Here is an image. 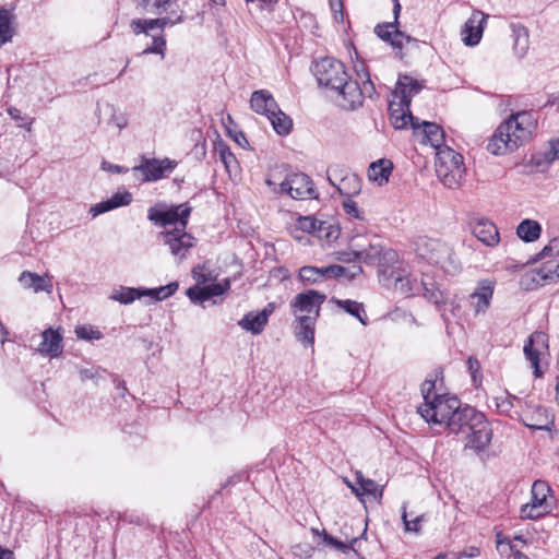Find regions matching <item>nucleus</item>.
<instances>
[{"mask_svg": "<svg viewBox=\"0 0 559 559\" xmlns=\"http://www.w3.org/2000/svg\"><path fill=\"white\" fill-rule=\"evenodd\" d=\"M141 297H143V288L120 286L112 292L110 299L119 301L122 305H129Z\"/></svg>", "mask_w": 559, "mask_h": 559, "instance_id": "37", "label": "nucleus"}, {"mask_svg": "<svg viewBox=\"0 0 559 559\" xmlns=\"http://www.w3.org/2000/svg\"><path fill=\"white\" fill-rule=\"evenodd\" d=\"M445 427L451 433L462 435L465 448L477 452L485 450L492 438V430L485 415L472 406H459L448 418Z\"/></svg>", "mask_w": 559, "mask_h": 559, "instance_id": "3", "label": "nucleus"}, {"mask_svg": "<svg viewBox=\"0 0 559 559\" xmlns=\"http://www.w3.org/2000/svg\"><path fill=\"white\" fill-rule=\"evenodd\" d=\"M229 288V282H226L225 284H210L203 286L204 295L203 298H205V301L211 299L212 297L221 296L223 295L227 289Z\"/></svg>", "mask_w": 559, "mask_h": 559, "instance_id": "49", "label": "nucleus"}, {"mask_svg": "<svg viewBox=\"0 0 559 559\" xmlns=\"http://www.w3.org/2000/svg\"><path fill=\"white\" fill-rule=\"evenodd\" d=\"M338 308L343 309L350 316L355 317L364 325L367 324L368 318L365 313L364 305L361 302L350 299H333Z\"/></svg>", "mask_w": 559, "mask_h": 559, "instance_id": "36", "label": "nucleus"}, {"mask_svg": "<svg viewBox=\"0 0 559 559\" xmlns=\"http://www.w3.org/2000/svg\"><path fill=\"white\" fill-rule=\"evenodd\" d=\"M419 129H421L424 138L431 146L437 148L441 146L444 140V132L439 124L429 121H419Z\"/></svg>", "mask_w": 559, "mask_h": 559, "instance_id": "30", "label": "nucleus"}, {"mask_svg": "<svg viewBox=\"0 0 559 559\" xmlns=\"http://www.w3.org/2000/svg\"><path fill=\"white\" fill-rule=\"evenodd\" d=\"M523 352L526 359L531 362L532 367L534 368L535 377H540L543 374L539 368L540 349L538 347H532L531 344H525L523 347Z\"/></svg>", "mask_w": 559, "mask_h": 559, "instance_id": "45", "label": "nucleus"}, {"mask_svg": "<svg viewBox=\"0 0 559 559\" xmlns=\"http://www.w3.org/2000/svg\"><path fill=\"white\" fill-rule=\"evenodd\" d=\"M542 226L533 219H524L516 227V235L525 242H533L540 237Z\"/></svg>", "mask_w": 559, "mask_h": 559, "instance_id": "33", "label": "nucleus"}, {"mask_svg": "<svg viewBox=\"0 0 559 559\" xmlns=\"http://www.w3.org/2000/svg\"><path fill=\"white\" fill-rule=\"evenodd\" d=\"M467 367H468V370H469V372L472 374L473 381L476 382L477 381V373L480 370L479 361L476 358H474V357H469L468 360H467Z\"/></svg>", "mask_w": 559, "mask_h": 559, "instance_id": "60", "label": "nucleus"}, {"mask_svg": "<svg viewBox=\"0 0 559 559\" xmlns=\"http://www.w3.org/2000/svg\"><path fill=\"white\" fill-rule=\"evenodd\" d=\"M179 288L177 282H171L165 286L156 288H143V297L147 296L153 298L155 301H162L173 296Z\"/></svg>", "mask_w": 559, "mask_h": 559, "instance_id": "38", "label": "nucleus"}, {"mask_svg": "<svg viewBox=\"0 0 559 559\" xmlns=\"http://www.w3.org/2000/svg\"><path fill=\"white\" fill-rule=\"evenodd\" d=\"M394 28H395L394 23L378 24L374 27V33L382 40L390 43L391 38L393 36V33H394Z\"/></svg>", "mask_w": 559, "mask_h": 559, "instance_id": "52", "label": "nucleus"}, {"mask_svg": "<svg viewBox=\"0 0 559 559\" xmlns=\"http://www.w3.org/2000/svg\"><path fill=\"white\" fill-rule=\"evenodd\" d=\"M493 296V283L481 281L475 290L469 295V304L475 314L485 313L490 306Z\"/></svg>", "mask_w": 559, "mask_h": 559, "instance_id": "18", "label": "nucleus"}, {"mask_svg": "<svg viewBox=\"0 0 559 559\" xmlns=\"http://www.w3.org/2000/svg\"><path fill=\"white\" fill-rule=\"evenodd\" d=\"M186 294L190 298V300L193 302L205 301V298H203L204 289H203V287H201L199 285H194V286L188 288Z\"/></svg>", "mask_w": 559, "mask_h": 559, "instance_id": "58", "label": "nucleus"}, {"mask_svg": "<svg viewBox=\"0 0 559 559\" xmlns=\"http://www.w3.org/2000/svg\"><path fill=\"white\" fill-rule=\"evenodd\" d=\"M412 37L409 35L404 34L403 32L397 29V25H395L393 36L391 38V46L393 48L401 49L404 46V43H409Z\"/></svg>", "mask_w": 559, "mask_h": 559, "instance_id": "54", "label": "nucleus"}, {"mask_svg": "<svg viewBox=\"0 0 559 559\" xmlns=\"http://www.w3.org/2000/svg\"><path fill=\"white\" fill-rule=\"evenodd\" d=\"M329 181L335 186L337 191L345 198L355 197L361 191V180L355 174L344 176L338 185H335L331 177H329Z\"/></svg>", "mask_w": 559, "mask_h": 559, "instance_id": "28", "label": "nucleus"}, {"mask_svg": "<svg viewBox=\"0 0 559 559\" xmlns=\"http://www.w3.org/2000/svg\"><path fill=\"white\" fill-rule=\"evenodd\" d=\"M436 382L432 380H425L421 384V394L424 397V404H428V402H432L433 395H438L435 392Z\"/></svg>", "mask_w": 559, "mask_h": 559, "instance_id": "55", "label": "nucleus"}, {"mask_svg": "<svg viewBox=\"0 0 559 559\" xmlns=\"http://www.w3.org/2000/svg\"><path fill=\"white\" fill-rule=\"evenodd\" d=\"M474 236L488 247L498 245L499 231L497 226L487 218H477L469 223Z\"/></svg>", "mask_w": 559, "mask_h": 559, "instance_id": "17", "label": "nucleus"}, {"mask_svg": "<svg viewBox=\"0 0 559 559\" xmlns=\"http://www.w3.org/2000/svg\"><path fill=\"white\" fill-rule=\"evenodd\" d=\"M176 165L177 163L169 158L157 159L142 156L140 164L132 168V175L143 182L157 181L169 175Z\"/></svg>", "mask_w": 559, "mask_h": 559, "instance_id": "13", "label": "nucleus"}, {"mask_svg": "<svg viewBox=\"0 0 559 559\" xmlns=\"http://www.w3.org/2000/svg\"><path fill=\"white\" fill-rule=\"evenodd\" d=\"M537 126V119L531 111H519L501 122L491 138L487 150L493 155H504L516 151L526 143Z\"/></svg>", "mask_w": 559, "mask_h": 559, "instance_id": "2", "label": "nucleus"}, {"mask_svg": "<svg viewBox=\"0 0 559 559\" xmlns=\"http://www.w3.org/2000/svg\"><path fill=\"white\" fill-rule=\"evenodd\" d=\"M213 153L218 156L228 173H231L233 169L237 168L238 162L236 156L231 153L228 144L222 139L218 138L214 142Z\"/></svg>", "mask_w": 559, "mask_h": 559, "instance_id": "29", "label": "nucleus"}, {"mask_svg": "<svg viewBox=\"0 0 559 559\" xmlns=\"http://www.w3.org/2000/svg\"><path fill=\"white\" fill-rule=\"evenodd\" d=\"M544 157L547 164H550L555 159H559V138L549 142V150L545 152Z\"/></svg>", "mask_w": 559, "mask_h": 559, "instance_id": "57", "label": "nucleus"}, {"mask_svg": "<svg viewBox=\"0 0 559 559\" xmlns=\"http://www.w3.org/2000/svg\"><path fill=\"white\" fill-rule=\"evenodd\" d=\"M391 119L395 129H403L409 122L414 131L419 130V119L417 117H414L411 112H403L401 115H396L393 112L391 115Z\"/></svg>", "mask_w": 559, "mask_h": 559, "instance_id": "44", "label": "nucleus"}, {"mask_svg": "<svg viewBox=\"0 0 559 559\" xmlns=\"http://www.w3.org/2000/svg\"><path fill=\"white\" fill-rule=\"evenodd\" d=\"M356 485L357 486H353L352 487V490L357 495V496H372L374 498L379 497L381 498L382 497V490H379L378 489V485L374 480L372 479H369V478H365L360 472L357 473V481H356Z\"/></svg>", "mask_w": 559, "mask_h": 559, "instance_id": "34", "label": "nucleus"}, {"mask_svg": "<svg viewBox=\"0 0 559 559\" xmlns=\"http://www.w3.org/2000/svg\"><path fill=\"white\" fill-rule=\"evenodd\" d=\"M355 524V520H352L350 523H345L341 530V534L344 537L343 539H338L337 537L332 536L323 530L322 539L326 546L333 547L342 554H349V551L357 552L355 545L358 540L366 536L367 528L365 527L359 536H355L353 534V527Z\"/></svg>", "mask_w": 559, "mask_h": 559, "instance_id": "15", "label": "nucleus"}, {"mask_svg": "<svg viewBox=\"0 0 559 559\" xmlns=\"http://www.w3.org/2000/svg\"><path fill=\"white\" fill-rule=\"evenodd\" d=\"M269 120L271 121L274 131L280 135H286L290 132L293 127L292 119L284 114L280 107L277 106V109L273 110L267 116Z\"/></svg>", "mask_w": 559, "mask_h": 559, "instance_id": "35", "label": "nucleus"}, {"mask_svg": "<svg viewBox=\"0 0 559 559\" xmlns=\"http://www.w3.org/2000/svg\"><path fill=\"white\" fill-rule=\"evenodd\" d=\"M353 269H354V271L350 272L349 270H347L346 267H344L342 265L333 264V265L324 266V272L326 273V277H330V278H338V277H343V276L354 278L357 274L362 273V267L359 265L354 266Z\"/></svg>", "mask_w": 559, "mask_h": 559, "instance_id": "42", "label": "nucleus"}, {"mask_svg": "<svg viewBox=\"0 0 559 559\" xmlns=\"http://www.w3.org/2000/svg\"><path fill=\"white\" fill-rule=\"evenodd\" d=\"M251 108L261 115L266 117L277 109V103L272 94L266 90L254 91L250 98Z\"/></svg>", "mask_w": 559, "mask_h": 559, "instance_id": "24", "label": "nucleus"}, {"mask_svg": "<svg viewBox=\"0 0 559 559\" xmlns=\"http://www.w3.org/2000/svg\"><path fill=\"white\" fill-rule=\"evenodd\" d=\"M557 254L555 253L554 249H552V246L550 245V242H548L544 248L543 250L537 253L536 258L534 259V261H538L540 259H544V258H547V257H556Z\"/></svg>", "mask_w": 559, "mask_h": 559, "instance_id": "63", "label": "nucleus"}, {"mask_svg": "<svg viewBox=\"0 0 559 559\" xmlns=\"http://www.w3.org/2000/svg\"><path fill=\"white\" fill-rule=\"evenodd\" d=\"M41 342L37 348V350L45 356H49L51 358L58 357L62 353V336L59 331H56L51 328L45 330L41 333Z\"/></svg>", "mask_w": 559, "mask_h": 559, "instance_id": "21", "label": "nucleus"}, {"mask_svg": "<svg viewBox=\"0 0 559 559\" xmlns=\"http://www.w3.org/2000/svg\"><path fill=\"white\" fill-rule=\"evenodd\" d=\"M487 15L480 11H474L471 17L464 23L461 35L462 41L469 47L477 45L483 36L484 23Z\"/></svg>", "mask_w": 559, "mask_h": 559, "instance_id": "16", "label": "nucleus"}, {"mask_svg": "<svg viewBox=\"0 0 559 559\" xmlns=\"http://www.w3.org/2000/svg\"><path fill=\"white\" fill-rule=\"evenodd\" d=\"M393 164L386 158L378 159L369 165L368 178L379 186L386 183L392 174Z\"/></svg>", "mask_w": 559, "mask_h": 559, "instance_id": "26", "label": "nucleus"}, {"mask_svg": "<svg viewBox=\"0 0 559 559\" xmlns=\"http://www.w3.org/2000/svg\"><path fill=\"white\" fill-rule=\"evenodd\" d=\"M298 227L302 231L317 234L319 238H325L328 241L336 239L338 231L333 229L332 225L319 221L312 216H302L298 219Z\"/></svg>", "mask_w": 559, "mask_h": 559, "instance_id": "20", "label": "nucleus"}, {"mask_svg": "<svg viewBox=\"0 0 559 559\" xmlns=\"http://www.w3.org/2000/svg\"><path fill=\"white\" fill-rule=\"evenodd\" d=\"M266 183L274 192L286 193L295 200L311 199L316 193L312 180L302 173L290 174L280 183L269 178Z\"/></svg>", "mask_w": 559, "mask_h": 559, "instance_id": "6", "label": "nucleus"}, {"mask_svg": "<svg viewBox=\"0 0 559 559\" xmlns=\"http://www.w3.org/2000/svg\"><path fill=\"white\" fill-rule=\"evenodd\" d=\"M550 488L546 481L536 480L532 486V499L523 504L520 510L521 519L536 520L551 511V501L548 496Z\"/></svg>", "mask_w": 559, "mask_h": 559, "instance_id": "11", "label": "nucleus"}, {"mask_svg": "<svg viewBox=\"0 0 559 559\" xmlns=\"http://www.w3.org/2000/svg\"><path fill=\"white\" fill-rule=\"evenodd\" d=\"M496 407L500 414L510 415V412L514 407V404L510 403V397H497Z\"/></svg>", "mask_w": 559, "mask_h": 559, "instance_id": "59", "label": "nucleus"}, {"mask_svg": "<svg viewBox=\"0 0 559 559\" xmlns=\"http://www.w3.org/2000/svg\"><path fill=\"white\" fill-rule=\"evenodd\" d=\"M316 317L298 316L295 334L305 346H312L314 342Z\"/></svg>", "mask_w": 559, "mask_h": 559, "instance_id": "25", "label": "nucleus"}, {"mask_svg": "<svg viewBox=\"0 0 559 559\" xmlns=\"http://www.w3.org/2000/svg\"><path fill=\"white\" fill-rule=\"evenodd\" d=\"M267 323V313L265 311L249 312L238 322L239 326L253 334H260Z\"/></svg>", "mask_w": 559, "mask_h": 559, "instance_id": "27", "label": "nucleus"}, {"mask_svg": "<svg viewBox=\"0 0 559 559\" xmlns=\"http://www.w3.org/2000/svg\"><path fill=\"white\" fill-rule=\"evenodd\" d=\"M158 22L157 28L160 31V33L165 29L167 25H174L176 23H180L182 21V16L179 15L176 20H171L170 17H158L156 19Z\"/></svg>", "mask_w": 559, "mask_h": 559, "instance_id": "62", "label": "nucleus"}, {"mask_svg": "<svg viewBox=\"0 0 559 559\" xmlns=\"http://www.w3.org/2000/svg\"><path fill=\"white\" fill-rule=\"evenodd\" d=\"M419 254L429 264L439 266L444 273L455 274L459 261L448 243L438 239H428L419 248Z\"/></svg>", "mask_w": 559, "mask_h": 559, "instance_id": "5", "label": "nucleus"}, {"mask_svg": "<svg viewBox=\"0 0 559 559\" xmlns=\"http://www.w3.org/2000/svg\"><path fill=\"white\" fill-rule=\"evenodd\" d=\"M191 211L192 209L187 203L171 206H167L165 203H157L147 211V218L154 225L165 227L178 224L180 226L174 230L159 234V237L164 239V243L168 246L170 253L179 262L194 247V238L190 234L185 233Z\"/></svg>", "mask_w": 559, "mask_h": 559, "instance_id": "1", "label": "nucleus"}, {"mask_svg": "<svg viewBox=\"0 0 559 559\" xmlns=\"http://www.w3.org/2000/svg\"><path fill=\"white\" fill-rule=\"evenodd\" d=\"M421 90V85L418 81L408 75H401L396 83L395 94L401 95V105L408 108L412 102V97L418 94Z\"/></svg>", "mask_w": 559, "mask_h": 559, "instance_id": "23", "label": "nucleus"}, {"mask_svg": "<svg viewBox=\"0 0 559 559\" xmlns=\"http://www.w3.org/2000/svg\"><path fill=\"white\" fill-rule=\"evenodd\" d=\"M342 206L344 212L356 219L364 221L365 219V213L361 211L358 206V204L353 200V197L344 198L342 202Z\"/></svg>", "mask_w": 559, "mask_h": 559, "instance_id": "46", "label": "nucleus"}, {"mask_svg": "<svg viewBox=\"0 0 559 559\" xmlns=\"http://www.w3.org/2000/svg\"><path fill=\"white\" fill-rule=\"evenodd\" d=\"M352 248H354V255L356 260L370 265L378 264V272L382 267H390L399 258L396 251L392 249L384 250L379 242H371L367 248H364L354 241Z\"/></svg>", "mask_w": 559, "mask_h": 559, "instance_id": "12", "label": "nucleus"}, {"mask_svg": "<svg viewBox=\"0 0 559 559\" xmlns=\"http://www.w3.org/2000/svg\"><path fill=\"white\" fill-rule=\"evenodd\" d=\"M165 49H166V39L163 35L153 36V43L151 46L145 48L142 51V55H148V53H157L160 55L162 58L165 57Z\"/></svg>", "mask_w": 559, "mask_h": 559, "instance_id": "48", "label": "nucleus"}, {"mask_svg": "<svg viewBox=\"0 0 559 559\" xmlns=\"http://www.w3.org/2000/svg\"><path fill=\"white\" fill-rule=\"evenodd\" d=\"M479 554H480L479 548L472 546L468 549L462 551L461 557L475 558V557H478Z\"/></svg>", "mask_w": 559, "mask_h": 559, "instance_id": "64", "label": "nucleus"}, {"mask_svg": "<svg viewBox=\"0 0 559 559\" xmlns=\"http://www.w3.org/2000/svg\"><path fill=\"white\" fill-rule=\"evenodd\" d=\"M326 296L318 290L309 289L296 295L292 300L290 307L293 313L298 316L319 317L321 305L324 302Z\"/></svg>", "mask_w": 559, "mask_h": 559, "instance_id": "14", "label": "nucleus"}, {"mask_svg": "<svg viewBox=\"0 0 559 559\" xmlns=\"http://www.w3.org/2000/svg\"><path fill=\"white\" fill-rule=\"evenodd\" d=\"M76 336L81 340L91 341V340H99L102 337L99 331H94L92 328L82 325L75 329Z\"/></svg>", "mask_w": 559, "mask_h": 559, "instance_id": "53", "label": "nucleus"}, {"mask_svg": "<svg viewBox=\"0 0 559 559\" xmlns=\"http://www.w3.org/2000/svg\"><path fill=\"white\" fill-rule=\"evenodd\" d=\"M105 109L110 114V124L116 126L119 130H122L128 126V118L124 114L117 112L114 106L110 105H106Z\"/></svg>", "mask_w": 559, "mask_h": 559, "instance_id": "50", "label": "nucleus"}, {"mask_svg": "<svg viewBox=\"0 0 559 559\" xmlns=\"http://www.w3.org/2000/svg\"><path fill=\"white\" fill-rule=\"evenodd\" d=\"M319 85L335 91L338 85L348 79L345 66L330 57H325L313 63L311 68Z\"/></svg>", "mask_w": 559, "mask_h": 559, "instance_id": "10", "label": "nucleus"}, {"mask_svg": "<svg viewBox=\"0 0 559 559\" xmlns=\"http://www.w3.org/2000/svg\"><path fill=\"white\" fill-rule=\"evenodd\" d=\"M525 344H531L533 347L544 348L547 347V334L544 332H534Z\"/></svg>", "mask_w": 559, "mask_h": 559, "instance_id": "56", "label": "nucleus"}, {"mask_svg": "<svg viewBox=\"0 0 559 559\" xmlns=\"http://www.w3.org/2000/svg\"><path fill=\"white\" fill-rule=\"evenodd\" d=\"M420 289L424 292V297L427 298L430 302L436 306L445 305L447 300L444 298L443 292H441L435 283H427L425 281L420 282Z\"/></svg>", "mask_w": 559, "mask_h": 559, "instance_id": "40", "label": "nucleus"}, {"mask_svg": "<svg viewBox=\"0 0 559 559\" xmlns=\"http://www.w3.org/2000/svg\"><path fill=\"white\" fill-rule=\"evenodd\" d=\"M402 520L406 532L418 533L420 531V523L424 521L423 515H417L413 520H408V513L405 506L403 507Z\"/></svg>", "mask_w": 559, "mask_h": 559, "instance_id": "51", "label": "nucleus"}, {"mask_svg": "<svg viewBox=\"0 0 559 559\" xmlns=\"http://www.w3.org/2000/svg\"><path fill=\"white\" fill-rule=\"evenodd\" d=\"M515 41L514 46L516 50L524 53L528 46V33L524 26H518L513 28Z\"/></svg>", "mask_w": 559, "mask_h": 559, "instance_id": "47", "label": "nucleus"}, {"mask_svg": "<svg viewBox=\"0 0 559 559\" xmlns=\"http://www.w3.org/2000/svg\"><path fill=\"white\" fill-rule=\"evenodd\" d=\"M379 282L386 288L403 296H413L420 290V283L413 278L411 274L402 267H382L378 272Z\"/></svg>", "mask_w": 559, "mask_h": 559, "instance_id": "7", "label": "nucleus"}, {"mask_svg": "<svg viewBox=\"0 0 559 559\" xmlns=\"http://www.w3.org/2000/svg\"><path fill=\"white\" fill-rule=\"evenodd\" d=\"M158 22L156 19H134L130 23V27L135 35L146 34L157 28Z\"/></svg>", "mask_w": 559, "mask_h": 559, "instance_id": "43", "label": "nucleus"}, {"mask_svg": "<svg viewBox=\"0 0 559 559\" xmlns=\"http://www.w3.org/2000/svg\"><path fill=\"white\" fill-rule=\"evenodd\" d=\"M366 80L362 81L360 86L357 81L345 79L335 92L342 96L343 102L341 106L348 110H354L361 106L365 97H372L376 93L374 85L370 80L369 73H366Z\"/></svg>", "mask_w": 559, "mask_h": 559, "instance_id": "9", "label": "nucleus"}, {"mask_svg": "<svg viewBox=\"0 0 559 559\" xmlns=\"http://www.w3.org/2000/svg\"><path fill=\"white\" fill-rule=\"evenodd\" d=\"M19 282L24 288H32L35 293L38 292H50L52 285L45 281L44 277L39 276L36 273L24 271L20 277Z\"/></svg>", "mask_w": 559, "mask_h": 559, "instance_id": "31", "label": "nucleus"}, {"mask_svg": "<svg viewBox=\"0 0 559 559\" xmlns=\"http://www.w3.org/2000/svg\"><path fill=\"white\" fill-rule=\"evenodd\" d=\"M14 15L7 9H0V47L10 43L15 34Z\"/></svg>", "mask_w": 559, "mask_h": 559, "instance_id": "32", "label": "nucleus"}, {"mask_svg": "<svg viewBox=\"0 0 559 559\" xmlns=\"http://www.w3.org/2000/svg\"><path fill=\"white\" fill-rule=\"evenodd\" d=\"M132 202V194L129 191L116 192L111 198L96 203L90 209L93 217L109 212L111 210L127 206Z\"/></svg>", "mask_w": 559, "mask_h": 559, "instance_id": "22", "label": "nucleus"}, {"mask_svg": "<svg viewBox=\"0 0 559 559\" xmlns=\"http://www.w3.org/2000/svg\"><path fill=\"white\" fill-rule=\"evenodd\" d=\"M554 278L559 280V263L555 266L546 263L540 269L526 273L522 277L521 283L525 285L527 289H534Z\"/></svg>", "mask_w": 559, "mask_h": 559, "instance_id": "19", "label": "nucleus"}, {"mask_svg": "<svg viewBox=\"0 0 559 559\" xmlns=\"http://www.w3.org/2000/svg\"><path fill=\"white\" fill-rule=\"evenodd\" d=\"M330 5L332 11L334 12L335 21H343V3L341 0H330Z\"/></svg>", "mask_w": 559, "mask_h": 559, "instance_id": "61", "label": "nucleus"}, {"mask_svg": "<svg viewBox=\"0 0 559 559\" xmlns=\"http://www.w3.org/2000/svg\"><path fill=\"white\" fill-rule=\"evenodd\" d=\"M460 404L461 402L457 397L433 395L432 402L421 404L418 407V413L429 424L445 426L448 418L459 408Z\"/></svg>", "mask_w": 559, "mask_h": 559, "instance_id": "8", "label": "nucleus"}, {"mask_svg": "<svg viewBox=\"0 0 559 559\" xmlns=\"http://www.w3.org/2000/svg\"><path fill=\"white\" fill-rule=\"evenodd\" d=\"M174 0H141L140 7L147 13L160 15L168 11Z\"/></svg>", "mask_w": 559, "mask_h": 559, "instance_id": "41", "label": "nucleus"}, {"mask_svg": "<svg viewBox=\"0 0 559 559\" xmlns=\"http://www.w3.org/2000/svg\"><path fill=\"white\" fill-rule=\"evenodd\" d=\"M436 174L440 181L448 188L454 189L465 174L463 156L450 147L440 150L436 158Z\"/></svg>", "mask_w": 559, "mask_h": 559, "instance_id": "4", "label": "nucleus"}, {"mask_svg": "<svg viewBox=\"0 0 559 559\" xmlns=\"http://www.w3.org/2000/svg\"><path fill=\"white\" fill-rule=\"evenodd\" d=\"M326 277V273L323 267H317L311 265H306L300 267L298 273V278L302 283L307 284H317L320 283L323 278Z\"/></svg>", "mask_w": 559, "mask_h": 559, "instance_id": "39", "label": "nucleus"}]
</instances>
